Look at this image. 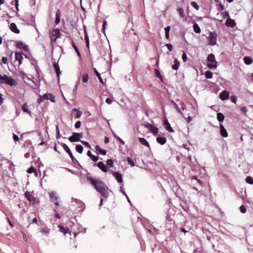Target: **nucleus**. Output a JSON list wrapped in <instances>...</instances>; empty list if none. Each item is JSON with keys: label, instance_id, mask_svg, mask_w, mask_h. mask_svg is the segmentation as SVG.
Here are the masks:
<instances>
[{"label": "nucleus", "instance_id": "nucleus-1", "mask_svg": "<svg viewBox=\"0 0 253 253\" xmlns=\"http://www.w3.org/2000/svg\"><path fill=\"white\" fill-rule=\"evenodd\" d=\"M86 179L90 182L91 184L93 186L96 190L99 192L102 196L105 198L108 197L109 195V188L104 182L100 179L95 180L90 176H87Z\"/></svg>", "mask_w": 253, "mask_h": 253}, {"label": "nucleus", "instance_id": "nucleus-2", "mask_svg": "<svg viewBox=\"0 0 253 253\" xmlns=\"http://www.w3.org/2000/svg\"><path fill=\"white\" fill-rule=\"evenodd\" d=\"M6 84L12 86L16 85L17 83L12 77L4 74L0 75V84Z\"/></svg>", "mask_w": 253, "mask_h": 253}, {"label": "nucleus", "instance_id": "nucleus-3", "mask_svg": "<svg viewBox=\"0 0 253 253\" xmlns=\"http://www.w3.org/2000/svg\"><path fill=\"white\" fill-rule=\"evenodd\" d=\"M49 36L51 42L53 43L55 42L57 39L61 37V34L59 29H53L49 32Z\"/></svg>", "mask_w": 253, "mask_h": 253}, {"label": "nucleus", "instance_id": "nucleus-4", "mask_svg": "<svg viewBox=\"0 0 253 253\" xmlns=\"http://www.w3.org/2000/svg\"><path fill=\"white\" fill-rule=\"evenodd\" d=\"M207 61V65L209 68L211 69L216 68L217 62L215 59V56L213 54L211 53L208 55Z\"/></svg>", "mask_w": 253, "mask_h": 253}, {"label": "nucleus", "instance_id": "nucleus-5", "mask_svg": "<svg viewBox=\"0 0 253 253\" xmlns=\"http://www.w3.org/2000/svg\"><path fill=\"white\" fill-rule=\"evenodd\" d=\"M25 196L28 201L29 202L30 204L35 205L36 204H39L40 202L38 200L36 199L35 197H34L31 193V192L29 191H26L25 193Z\"/></svg>", "mask_w": 253, "mask_h": 253}, {"label": "nucleus", "instance_id": "nucleus-6", "mask_svg": "<svg viewBox=\"0 0 253 253\" xmlns=\"http://www.w3.org/2000/svg\"><path fill=\"white\" fill-rule=\"evenodd\" d=\"M62 146L64 148V150L69 154L72 162L74 164H79L78 160L74 157L72 152L68 146L65 143H62Z\"/></svg>", "mask_w": 253, "mask_h": 253}, {"label": "nucleus", "instance_id": "nucleus-7", "mask_svg": "<svg viewBox=\"0 0 253 253\" xmlns=\"http://www.w3.org/2000/svg\"><path fill=\"white\" fill-rule=\"evenodd\" d=\"M217 35L215 32H211L209 34V44L214 45L216 43Z\"/></svg>", "mask_w": 253, "mask_h": 253}, {"label": "nucleus", "instance_id": "nucleus-8", "mask_svg": "<svg viewBox=\"0 0 253 253\" xmlns=\"http://www.w3.org/2000/svg\"><path fill=\"white\" fill-rule=\"evenodd\" d=\"M50 199L51 202H54V204L56 206H59L58 197L56 195L54 192L50 193Z\"/></svg>", "mask_w": 253, "mask_h": 253}, {"label": "nucleus", "instance_id": "nucleus-9", "mask_svg": "<svg viewBox=\"0 0 253 253\" xmlns=\"http://www.w3.org/2000/svg\"><path fill=\"white\" fill-rule=\"evenodd\" d=\"M43 98L44 99L50 100L52 102H55V96L51 93H46L43 95Z\"/></svg>", "mask_w": 253, "mask_h": 253}, {"label": "nucleus", "instance_id": "nucleus-10", "mask_svg": "<svg viewBox=\"0 0 253 253\" xmlns=\"http://www.w3.org/2000/svg\"><path fill=\"white\" fill-rule=\"evenodd\" d=\"M53 68L54 69V70H55V72L56 73L58 80H59L60 75L61 74L60 67H59L58 63H57L55 62H53Z\"/></svg>", "mask_w": 253, "mask_h": 253}, {"label": "nucleus", "instance_id": "nucleus-11", "mask_svg": "<svg viewBox=\"0 0 253 253\" xmlns=\"http://www.w3.org/2000/svg\"><path fill=\"white\" fill-rule=\"evenodd\" d=\"M112 174L119 183L123 182L122 176L121 173L117 171H113Z\"/></svg>", "mask_w": 253, "mask_h": 253}, {"label": "nucleus", "instance_id": "nucleus-12", "mask_svg": "<svg viewBox=\"0 0 253 253\" xmlns=\"http://www.w3.org/2000/svg\"><path fill=\"white\" fill-rule=\"evenodd\" d=\"M97 166L103 172H106L108 171V168L107 166L102 162H99L97 164Z\"/></svg>", "mask_w": 253, "mask_h": 253}, {"label": "nucleus", "instance_id": "nucleus-13", "mask_svg": "<svg viewBox=\"0 0 253 253\" xmlns=\"http://www.w3.org/2000/svg\"><path fill=\"white\" fill-rule=\"evenodd\" d=\"M164 125L165 126V128L168 131H169V132H174L173 129L171 127L170 124L169 123V121H168L167 119H166V120L165 121L164 123Z\"/></svg>", "mask_w": 253, "mask_h": 253}, {"label": "nucleus", "instance_id": "nucleus-14", "mask_svg": "<svg viewBox=\"0 0 253 253\" xmlns=\"http://www.w3.org/2000/svg\"><path fill=\"white\" fill-rule=\"evenodd\" d=\"M229 94L228 91L224 90L219 94V97L222 100H225L228 98Z\"/></svg>", "mask_w": 253, "mask_h": 253}, {"label": "nucleus", "instance_id": "nucleus-15", "mask_svg": "<svg viewBox=\"0 0 253 253\" xmlns=\"http://www.w3.org/2000/svg\"><path fill=\"white\" fill-rule=\"evenodd\" d=\"M220 133L222 136L227 137L228 136V133L222 125H220Z\"/></svg>", "mask_w": 253, "mask_h": 253}, {"label": "nucleus", "instance_id": "nucleus-16", "mask_svg": "<svg viewBox=\"0 0 253 253\" xmlns=\"http://www.w3.org/2000/svg\"><path fill=\"white\" fill-rule=\"evenodd\" d=\"M10 29L15 34H19L20 33V30L18 29L16 25L14 23H11L10 24Z\"/></svg>", "mask_w": 253, "mask_h": 253}, {"label": "nucleus", "instance_id": "nucleus-17", "mask_svg": "<svg viewBox=\"0 0 253 253\" xmlns=\"http://www.w3.org/2000/svg\"><path fill=\"white\" fill-rule=\"evenodd\" d=\"M226 25L228 27L233 28L235 26L236 23L234 20L229 18L226 21Z\"/></svg>", "mask_w": 253, "mask_h": 253}, {"label": "nucleus", "instance_id": "nucleus-18", "mask_svg": "<svg viewBox=\"0 0 253 253\" xmlns=\"http://www.w3.org/2000/svg\"><path fill=\"white\" fill-rule=\"evenodd\" d=\"M17 47L20 49H23L25 51L28 49V46L23 43L22 42L19 41L17 42Z\"/></svg>", "mask_w": 253, "mask_h": 253}, {"label": "nucleus", "instance_id": "nucleus-19", "mask_svg": "<svg viewBox=\"0 0 253 253\" xmlns=\"http://www.w3.org/2000/svg\"><path fill=\"white\" fill-rule=\"evenodd\" d=\"M58 228H59V231L62 232L64 235H66L68 233H70V230L67 227H64L63 225H59Z\"/></svg>", "mask_w": 253, "mask_h": 253}, {"label": "nucleus", "instance_id": "nucleus-20", "mask_svg": "<svg viewBox=\"0 0 253 253\" xmlns=\"http://www.w3.org/2000/svg\"><path fill=\"white\" fill-rule=\"evenodd\" d=\"M77 132H73L72 136L69 137V140L71 142L79 141V137L77 136Z\"/></svg>", "mask_w": 253, "mask_h": 253}, {"label": "nucleus", "instance_id": "nucleus-21", "mask_svg": "<svg viewBox=\"0 0 253 253\" xmlns=\"http://www.w3.org/2000/svg\"><path fill=\"white\" fill-rule=\"evenodd\" d=\"M95 150L97 154H102L103 155H106L107 151L105 150L102 149L98 145L96 146Z\"/></svg>", "mask_w": 253, "mask_h": 253}, {"label": "nucleus", "instance_id": "nucleus-22", "mask_svg": "<svg viewBox=\"0 0 253 253\" xmlns=\"http://www.w3.org/2000/svg\"><path fill=\"white\" fill-rule=\"evenodd\" d=\"M157 141L161 145L165 144L167 142V139L165 137L159 136L156 138Z\"/></svg>", "mask_w": 253, "mask_h": 253}, {"label": "nucleus", "instance_id": "nucleus-23", "mask_svg": "<svg viewBox=\"0 0 253 253\" xmlns=\"http://www.w3.org/2000/svg\"><path fill=\"white\" fill-rule=\"evenodd\" d=\"M56 17L55 23L56 24H58L60 22V17H61V11L59 9H57L55 13Z\"/></svg>", "mask_w": 253, "mask_h": 253}, {"label": "nucleus", "instance_id": "nucleus-24", "mask_svg": "<svg viewBox=\"0 0 253 253\" xmlns=\"http://www.w3.org/2000/svg\"><path fill=\"white\" fill-rule=\"evenodd\" d=\"M243 60L244 63L247 65H250L253 62V60L252 59V58L249 56H245L243 58Z\"/></svg>", "mask_w": 253, "mask_h": 253}, {"label": "nucleus", "instance_id": "nucleus-25", "mask_svg": "<svg viewBox=\"0 0 253 253\" xmlns=\"http://www.w3.org/2000/svg\"><path fill=\"white\" fill-rule=\"evenodd\" d=\"M139 140L141 144L146 146L148 148H150V145L149 142L145 138L140 137L139 138Z\"/></svg>", "mask_w": 253, "mask_h": 253}, {"label": "nucleus", "instance_id": "nucleus-26", "mask_svg": "<svg viewBox=\"0 0 253 253\" xmlns=\"http://www.w3.org/2000/svg\"><path fill=\"white\" fill-rule=\"evenodd\" d=\"M23 57L21 53L16 52L15 53V59L19 61V64L20 65L22 63V60Z\"/></svg>", "mask_w": 253, "mask_h": 253}, {"label": "nucleus", "instance_id": "nucleus-27", "mask_svg": "<svg viewBox=\"0 0 253 253\" xmlns=\"http://www.w3.org/2000/svg\"><path fill=\"white\" fill-rule=\"evenodd\" d=\"M22 109L24 112L27 113L29 115H31V112L28 109V105L27 103H25L23 104Z\"/></svg>", "mask_w": 253, "mask_h": 253}, {"label": "nucleus", "instance_id": "nucleus-28", "mask_svg": "<svg viewBox=\"0 0 253 253\" xmlns=\"http://www.w3.org/2000/svg\"><path fill=\"white\" fill-rule=\"evenodd\" d=\"M179 66V62L177 59H175L174 60V64L172 66V68L173 70H177L178 69Z\"/></svg>", "mask_w": 253, "mask_h": 253}, {"label": "nucleus", "instance_id": "nucleus-29", "mask_svg": "<svg viewBox=\"0 0 253 253\" xmlns=\"http://www.w3.org/2000/svg\"><path fill=\"white\" fill-rule=\"evenodd\" d=\"M193 30L194 32L197 34H199L201 33V29L197 23L194 24Z\"/></svg>", "mask_w": 253, "mask_h": 253}, {"label": "nucleus", "instance_id": "nucleus-30", "mask_svg": "<svg viewBox=\"0 0 253 253\" xmlns=\"http://www.w3.org/2000/svg\"><path fill=\"white\" fill-rule=\"evenodd\" d=\"M150 131L151 133L155 134L158 133V128L157 127L152 126V125H150Z\"/></svg>", "mask_w": 253, "mask_h": 253}, {"label": "nucleus", "instance_id": "nucleus-31", "mask_svg": "<svg viewBox=\"0 0 253 253\" xmlns=\"http://www.w3.org/2000/svg\"><path fill=\"white\" fill-rule=\"evenodd\" d=\"M224 118V116L222 113H218L217 114V119L219 122L223 121Z\"/></svg>", "mask_w": 253, "mask_h": 253}, {"label": "nucleus", "instance_id": "nucleus-32", "mask_svg": "<svg viewBox=\"0 0 253 253\" xmlns=\"http://www.w3.org/2000/svg\"><path fill=\"white\" fill-rule=\"evenodd\" d=\"M72 111L76 113V114H75V118H80L82 114V112L81 111H80V110H78L77 109H76V108L72 110Z\"/></svg>", "mask_w": 253, "mask_h": 253}, {"label": "nucleus", "instance_id": "nucleus-33", "mask_svg": "<svg viewBox=\"0 0 253 253\" xmlns=\"http://www.w3.org/2000/svg\"><path fill=\"white\" fill-rule=\"evenodd\" d=\"M155 75L156 77L159 78L161 80V81L162 82H163V77L161 75L160 72H159V71L158 70L155 69Z\"/></svg>", "mask_w": 253, "mask_h": 253}, {"label": "nucleus", "instance_id": "nucleus-34", "mask_svg": "<svg viewBox=\"0 0 253 253\" xmlns=\"http://www.w3.org/2000/svg\"><path fill=\"white\" fill-rule=\"evenodd\" d=\"M171 103L174 106L178 112L180 113L182 115H183L182 111L180 110V108L179 107L178 105L173 100H171Z\"/></svg>", "mask_w": 253, "mask_h": 253}, {"label": "nucleus", "instance_id": "nucleus-35", "mask_svg": "<svg viewBox=\"0 0 253 253\" xmlns=\"http://www.w3.org/2000/svg\"><path fill=\"white\" fill-rule=\"evenodd\" d=\"M83 149L84 148L83 146L81 145H77L76 146V150L80 154H82L83 153Z\"/></svg>", "mask_w": 253, "mask_h": 253}, {"label": "nucleus", "instance_id": "nucleus-36", "mask_svg": "<svg viewBox=\"0 0 253 253\" xmlns=\"http://www.w3.org/2000/svg\"><path fill=\"white\" fill-rule=\"evenodd\" d=\"M94 72H95V75H96V76L97 77V78L99 80L101 84H104L103 80H102V78L101 77L100 74L98 73V72L96 70V69H94Z\"/></svg>", "mask_w": 253, "mask_h": 253}, {"label": "nucleus", "instance_id": "nucleus-37", "mask_svg": "<svg viewBox=\"0 0 253 253\" xmlns=\"http://www.w3.org/2000/svg\"><path fill=\"white\" fill-rule=\"evenodd\" d=\"M177 11L179 13V14L180 15V16L182 18H183V17H184L185 16L184 12V10H183V9L182 8L179 7L177 9Z\"/></svg>", "mask_w": 253, "mask_h": 253}, {"label": "nucleus", "instance_id": "nucleus-38", "mask_svg": "<svg viewBox=\"0 0 253 253\" xmlns=\"http://www.w3.org/2000/svg\"><path fill=\"white\" fill-rule=\"evenodd\" d=\"M72 46L75 49V50L76 53H77L78 55L79 56H81L80 52V51H79L77 46H76V45L75 44V43L73 41L72 42Z\"/></svg>", "mask_w": 253, "mask_h": 253}, {"label": "nucleus", "instance_id": "nucleus-39", "mask_svg": "<svg viewBox=\"0 0 253 253\" xmlns=\"http://www.w3.org/2000/svg\"><path fill=\"white\" fill-rule=\"evenodd\" d=\"M205 76L207 79H211L212 78V73L210 71H207L205 72Z\"/></svg>", "mask_w": 253, "mask_h": 253}, {"label": "nucleus", "instance_id": "nucleus-40", "mask_svg": "<svg viewBox=\"0 0 253 253\" xmlns=\"http://www.w3.org/2000/svg\"><path fill=\"white\" fill-rule=\"evenodd\" d=\"M246 181L249 184H253V179L250 176H248L246 178Z\"/></svg>", "mask_w": 253, "mask_h": 253}, {"label": "nucleus", "instance_id": "nucleus-41", "mask_svg": "<svg viewBox=\"0 0 253 253\" xmlns=\"http://www.w3.org/2000/svg\"><path fill=\"white\" fill-rule=\"evenodd\" d=\"M84 39L85 41V42L86 44V46L88 48L89 47V37L88 36L87 34H85V37H84Z\"/></svg>", "mask_w": 253, "mask_h": 253}, {"label": "nucleus", "instance_id": "nucleus-42", "mask_svg": "<svg viewBox=\"0 0 253 253\" xmlns=\"http://www.w3.org/2000/svg\"><path fill=\"white\" fill-rule=\"evenodd\" d=\"M27 172L28 173H32L33 172H36V169L33 166L30 167L27 169Z\"/></svg>", "mask_w": 253, "mask_h": 253}, {"label": "nucleus", "instance_id": "nucleus-43", "mask_svg": "<svg viewBox=\"0 0 253 253\" xmlns=\"http://www.w3.org/2000/svg\"><path fill=\"white\" fill-rule=\"evenodd\" d=\"M240 210L241 212L243 213H245L247 211L246 208L244 205H242L240 206Z\"/></svg>", "mask_w": 253, "mask_h": 253}, {"label": "nucleus", "instance_id": "nucleus-44", "mask_svg": "<svg viewBox=\"0 0 253 253\" xmlns=\"http://www.w3.org/2000/svg\"><path fill=\"white\" fill-rule=\"evenodd\" d=\"M191 4L197 10H198L199 9V6L198 4L195 1L191 2Z\"/></svg>", "mask_w": 253, "mask_h": 253}, {"label": "nucleus", "instance_id": "nucleus-45", "mask_svg": "<svg viewBox=\"0 0 253 253\" xmlns=\"http://www.w3.org/2000/svg\"><path fill=\"white\" fill-rule=\"evenodd\" d=\"M83 82L84 83H87L88 81V76L87 74H84L83 76L82 79Z\"/></svg>", "mask_w": 253, "mask_h": 253}, {"label": "nucleus", "instance_id": "nucleus-46", "mask_svg": "<svg viewBox=\"0 0 253 253\" xmlns=\"http://www.w3.org/2000/svg\"><path fill=\"white\" fill-rule=\"evenodd\" d=\"M127 161L131 166H134L135 165V164L131 158H130V157L127 158Z\"/></svg>", "mask_w": 253, "mask_h": 253}, {"label": "nucleus", "instance_id": "nucleus-47", "mask_svg": "<svg viewBox=\"0 0 253 253\" xmlns=\"http://www.w3.org/2000/svg\"><path fill=\"white\" fill-rule=\"evenodd\" d=\"M107 164L110 167L113 166L114 162L112 159H108L106 161Z\"/></svg>", "mask_w": 253, "mask_h": 253}, {"label": "nucleus", "instance_id": "nucleus-48", "mask_svg": "<svg viewBox=\"0 0 253 253\" xmlns=\"http://www.w3.org/2000/svg\"><path fill=\"white\" fill-rule=\"evenodd\" d=\"M44 98H43V95H40L39 97V98L38 99V104H40L41 103H42L44 101Z\"/></svg>", "mask_w": 253, "mask_h": 253}, {"label": "nucleus", "instance_id": "nucleus-49", "mask_svg": "<svg viewBox=\"0 0 253 253\" xmlns=\"http://www.w3.org/2000/svg\"><path fill=\"white\" fill-rule=\"evenodd\" d=\"M41 232L44 235L48 236L49 235V231L45 229H42L41 231Z\"/></svg>", "mask_w": 253, "mask_h": 253}, {"label": "nucleus", "instance_id": "nucleus-50", "mask_svg": "<svg viewBox=\"0 0 253 253\" xmlns=\"http://www.w3.org/2000/svg\"><path fill=\"white\" fill-rule=\"evenodd\" d=\"M224 18L227 17L228 18H230L229 13L227 11H224L221 13Z\"/></svg>", "mask_w": 253, "mask_h": 253}, {"label": "nucleus", "instance_id": "nucleus-51", "mask_svg": "<svg viewBox=\"0 0 253 253\" xmlns=\"http://www.w3.org/2000/svg\"><path fill=\"white\" fill-rule=\"evenodd\" d=\"M166 46L168 48L169 51H171L172 50V45L170 43H167L166 44Z\"/></svg>", "mask_w": 253, "mask_h": 253}, {"label": "nucleus", "instance_id": "nucleus-52", "mask_svg": "<svg viewBox=\"0 0 253 253\" xmlns=\"http://www.w3.org/2000/svg\"><path fill=\"white\" fill-rule=\"evenodd\" d=\"M1 61L4 64H8V60L6 57H2Z\"/></svg>", "mask_w": 253, "mask_h": 253}, {"label": "nucleus", "instance_id": "nucleus-53", "mask_svg": "<svg viewBox=\"0 0 253 253\" xmlns=\"http://www.w3.org/2000/svg\"><path fill=\"white\" fill-rule=\"evenodd\" d=\"M241 111L244 114H246L247 110L246 107L243 106L240 108Z\"/></svg>", "mask_w": 253, "mask_h": 253}, {"label": "nucleus", "instance_id": "nucleus-54", "mask_svg": "<svg viewBox=\"0 0 253 253\" xmlns=\"http://www.w3.org/2000/svg\"><path fill=\"white\" fill-rule=\"evenodd\" d=\"M90 159L94 162H97L98 160V157L92 155Z\"/></svg>", "mask_w": 253, "mask_h": 253}, {"label": "nucleus", "instance_id": "nucleus-55", "mask_svg": "<svg viewBox=\"0 0 253 253\" xmlns=\"http://www.w3.org/2000/svg\"><path fill=\"white\" fill-rule=\"evenodd\" d=\"M231 100L232 102L236 103L237 101V97L234 95H231L230 97Z\"/></svg>", "mask_w": 253, "mask_h": 253}, {"label": "nucleus", "instance_id": "nucleus-56", "mask_svg": "<svg viewBox=\"0 0 253 253\" xmlns=\"http://www.w3.org/2000/svg\"><path fill=\"white\" fill-rule=\"evenodd\" d=\"M81 142L84 144V145L86 147L89 148H91V147H90V144L86 141H81Z\"/></svg>", "mask_w": 253, "mask_h": 253}, {"label": "nucleus", "instance_id": "nucleus-57", "mask_svg": "<svg viewBox=\"0 0 253 253\" xmlns=\"http://www.w3.org/2000/svg\"><path fill=\"white\" fill-rule=\"evenodd\" d=\"M81 126V122L79 121H77L75 125V126L76 128H78L80 127Z\"/></svg>", "mask_w": 253, "mask_h": 253}, {"label": "nucleus", "instance_id": "nucleus-58", "mask_svg": "<svg viewBox=\"0 0 253 253\" xmlns=\"http://www.w3.org/2000/svg\"><path fill=\"white\" fill-rule=\"evenodd\" d=\"M115 136L116 137V138L120 141V142L122 144V145H124L125 144V142L121 138H120L119 136H116V135H115Z\"/></svg>", "mask_w": 253, "mask_h": 253}, {"label": "nucleus", "instance_id": "nucleus-59", "mask_svg": "<svg viewBox=\"0 0 253 253\" xmlns=\"http://www.w3.org/2000/svg\"><path fill=\"white\" fill-rule=\"evenodd\" d=\"M182 58L184 62H186L187 61V57L186 54L185 53H183L182 56Z\"/></svg>", "mask_w": 253, "mask_h": 253}, {"label": "nucleus", "instance_id": "nucleus-60", "mask_svg": "<svg viewBox=\"0 0 253 253\" xmlns=\"http://www.w3.org/2000/svg\"><path fill=\"white\" fill-rule=\"evenodd\" d=\"M13 138L15 142L18 141L19 140L18 136L15 134H13Z\"/></svg>", "mask_w": 253, "mask_h": 253}, {"label": "nucleus", "instance_id": "nucleus-61", "mask_svg": "<svg viewBox=\"0 0 253 253\" xmlns=\"http://www.w3.org/2000/svg\"><path fill=\"white\" fill-rule=\"evenodd\" d=\"M106 102L108 104H111L113 102V100L110 98H107L106 99Z\"/></svg>", "mask_w": 253, "mask_h": 253}, {"label": "nucleus", "instance_id": "nucleus-62", "mask_svg": "<svg viewBox=\"0 0 253 253\" xmlns=\"http://www.w3.org/2000/svg\"><path fill=\"white\" fill-rule=\"evenodd\" d=\"M106 24H107V22L106 21H103V24H102V27H103V28H102V31L104 33H105V26L106 25Z\"/></svg>", "mask_w": 253, "mask_h": 253}, {"label": "nucleus", "instance_id": "nucleus-63", "mask_svg": "<svg viewBox=\"0 0 253 253\" xmlns=\"http://www.w3.org/2000/svg\"><path fill=\"white\" fill-rule=\"evenodd\" d=\"M191 179H195V180H196L199 183V184L200 185H201L202 182H201V181H200V180L197 179V176H195V175L193 176L192 177V178H191Z\"/></svg>", "mask_w": 253, "mask_h": 253}, {"label": "nucleus", "instance_id": "nucleus-64", "mask_svg": "<svg viewBox=\"0 0 253 253\" xmlns=\"http://www.w3.org/2000/svg\"><path fill=\"white\" fill-rule=\"evenodd\" d=\"M170 30V26H167L165 28V33H169V31Z\"/></svg>", "mask_w": 253, "mask_h": 253}]
</instances>
